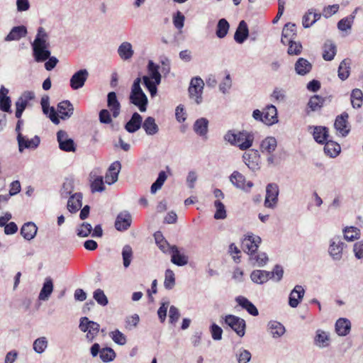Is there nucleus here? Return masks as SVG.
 <instances>
[{
	"label": "nucleus",
	"mask_w": 363,
	"mask_h": 363,
	"mask_svg": "<svg viewBox=\"0 0 363 363\" xmlns=\"http://www.w3.org/2000/svg\"><path fill=\"white\" fill-rule=\"evenodd\" d=\"M223 138L231 145L236 146L241 150H246L252 146L254 134L246 130L238 132L228 130Z\"/></svg>",
	"instance_id": "obj_1"
},
{
	"label": "nucleus",
	"mask_w": 363,
	"mask_h": 363,
	"mask_svg": "<svg viewBox=\"0 0 363 363\" xmlns=\"http://www.w3.org/2000/svg\"><path fill=\"white\" fill-rule=\"evenodd\" d=\"M160 67L158 65L149 60L147 69V75L143 77V81L145 87L148 89L151 96H155L157 92V85L161 82V74L159 72Z\"/></svg>",
	"instance_id": "obj_2"
},
{
	"label": "nucleus",
	"mask_w": 363,
	"mask_h": 363,
	"mask_svg": "<svg viewBox=\"0 0 363 363\" xmlns=\"http://www.w3.org/2000/svg\"><path fill=\"white\" fill-rule=\"evenodd\" d=\"M141 78L137 77L132 85L130 94V102L138 108L141 112L147 110V97L140 87Z\"/></svg>",
	"instance_id": "obj_3"
},
{
	"label": "nucleus",
	"mask_w": 363,
	"mask_h": 363,
	"mask_svg": "<svg viewBox=\"0 0 363 363\" xmlns=\"http://www.w3.org/2000/svg\"><path fill=\"white\" fill-rule=\"evenodd\" d=\"M346 244L342 241L340 235H335L328 241V253L334 262H340L342 259L344 250Z\"/></svg>",
	"instance_id": "obj_4"
},
{
	"label": "nucleus",
	"mask_w": 363,
	"mask_h": 363,
	"mask_svg": "<svg viewBox=\"0 0 363 363\" xmlns=\"http://www.w3.org/2000/svg\"><path fill=\"white\" fill-rule=\"evenodd\" d=\"M33 55L37 62H45L51 55L49 50L50 44L48 42L42 41L39 39L34 40L31 43Z\"/></svg>",
	"instance_id": "obj_5"
},
{
	"label": "nucleus",
	"mask_w": 363,
	"mask_h": 363,
	"mask_svg": "<svg viewBox=\"0 0 363 363\" xmlns=\"http://www.w3.org/2000/svg\"><path fill=\"white\" fill-rule=\"evenodd\" d=\"M204 82L201 77H196L191 79L189 87L190 99L194 100L196 104L202 102V94Z\"/></svg>",
	"instance_id": "obj_6"
},
{
	"label": "nucleus",
	"mask_w": 363,
	"mask_h": 363,
	"mask_svg": "<svg viewBox=\"0 0 363 363\" xmlns=\"http://www.w3.org/2000/svg\"><path fill=\"white\" fill-rule=\"evenodd\" d=\"M224 321L239 337L245 335L246 323L244 319L234 315H227L224 318Z\"/></svg>",
	"instance_id": "obj_7"
},
{
	"label": "nucleus",
	"mask_w": 363,
	"mask_h": 363,
	"mask_svg": "<svg viewBox=\"0 0 363 363\" xmlns=\"http://www.w3.org/2000/svg\"><path fill=\"white\" fill-rule=\"evenodd\" d=\"M79 328L82 331L86 333V338L92 341L99 333L100 326L97 323L89 320L88 318L82 317Z\"/></svg>",
	"instance_id": "obj_8"
},
{
	"label": "nucleus",
	"mask_w": 363,
	"mask_h": 363,
	"mask_svg": "<svg viewBox=\"0 0 363 363\" xmlns=\"http://www.w3.org/2000/svg\"><path fill=\"white\" fill-rule=\"evenodd\" d=\"M279 186L277 184H269L266 187V196L264 205L266 208L274 209L278 202Z\"/></svg>",
	"instance_id": "obj_9"
},
{
	"label": "nucleus",
	"mask_w": 363,
	"mask_h": 363,
	"mask_svg": "<svg viewBox=\"0 0 363 363\" xmlns=\"http://www.w3.org/2000/svg\"><path fill=\"white\" fill-rule=\"evenodd\" d=\"M261 238L253 234H248L245 236L242 242V250L249 255L257 252L259 244L261 243Z\"/></svg>",
	"instance_id": "obj_10"
},
{
	"label": "nucleus",
	"mask_w": 363,
	"mask_h": 363,
	"mask_svg": "<svg viewBox=\"0 0 363 363\" xmlns=\"http://www.w3.org/2000/svg\"><path fill=\"white\" fill-rule=\"evenodd\" d=\"M230 181L236 188L245 192H250L254 185L250 181L246 182L245 177L238 171H234L231 174Z\"/></svg>",
	"instance_id": "obj_11"
},
{
	"label": "nucleus",
	"mask_w": 363,
	"mask_h": 363,
	"mask_svg": "<svg viewBox=\"0 0 363 363\" xmlns=\"http://www.w3.org/2000/svg\"><path fill=\"white\" fill-rule=\"evenodd\" d=\"M57 139L60 150L65 152H74L76 146L74 140L70 138L65 130H59L57 133Z\"/></svg>",
	"instance_id": "obj_12"
},
{
	"label": "nucleus",
	"mask_w": 363,
	"mask_h": 363,
	"mask_svg": "<svg viewBox=\"0 0 363 363\" xmlns=\"http://www.w3.org/2000/svg\"><path fill=\"white\" fill-rule=\"evenodd\" d=\"M35 98V94L30 91H24L16 102V117L21 118L23 112L27 107L29 101Z\"/></svg>",
	"instance_id": "obj_13"
},
{
	"label": "nucleus",
	"mask_w": 363,
	"mask_h": 363,
	"mask_svg": "<svg viewBox=\"0 0 363 363\" xmlns=\"http://www.w3.org/2000/svg\"><path fill=\"white\" fill-rule=\"evenodd\" d=\"M17 141L18 150L20 152H23L25 149H35L39 145L40 140L37 135L31 139H28L26 136H23L21 133H18Z\"/></svg>",
	"instance_id": "obj_14"
},
{
	"label": "nucleus",
	"mask_w": 363,
	"mask_h": 363,
	"mask_svg": "<svg viewBox=\"0 0 363 363\" xmlns=\"http://www.w3.org/2000/svg\"><path fill=\"white\" fill-rule=\"evenodd\" d=\"M131 223L132 216L130 213L124 211L118 214L115 221V228L118 231H125L130 228Z\"/></svg>",
	"instance_id": "obj_15"
},
{
	"label": "nucleus",
	"mask_w": 363,
	"mask_h": 363,
	"mask_svg": "<svg viewBox=\"0 0 363 363\" xmlns=\"http://www.w3.org/2000/svg\"><path fill=\"white\" fill-rule=\"evenodd\" d=\"M331 339L330 333L318 329L315 331L313 338V344L319 349L328 347L330 345Z\"/></svg>",
	"instance_id": "obj_16"
},
{
	"label": "nucleus",
	"mask_w": 363,
	"mask_h": 363,
	"mask_svg": "<svg viewBox=\"0 0 363 363\" xmlns=\"http://www.w3.org/2000/svg\"><path fill=\"white\" fill-rule=\"evenodd\" d=\"M348 117V114L343 112L341 115L337 116L334 123L337 133L342 137H345L350 132L347 122Z\"/></svg>",
	"instance_id": "obj_17"
},
{
	"label": "nucleus",
	"mask_w": 363,
	"mask_h": 363,
	"mask_svg": "<svg viewBox=\"0 0 363 363\" xmlns=\"http://www.w3.org/2000/svg\"><path fill=\"white\" fill-rule=\"evenodd\" d=\"M89 77V72L86 69H82L75 72L70 79V86L77 90L82 88Z\"/></svg>",
	"instance_id": "obj_18"
},
{
	"label": "nucleus",
	"mask_w": 363,
	"mask_h": 363,
	"mask_svg": "<svg viewBox=\"0 0 363 363\" xmlns=\"http://www.w3.org/2000/svg\"><path fill=\"white\" fill-rule=\"evenodd\" d=\"M56 112L58 118L67 120L73 115L74 106L69 101L65 100L57 104Z\"/></svg>",
	"instance_id": "obj_19"
},
{
	"label": "nucleus",
	"mask_w": 363,
	"mask_h": 363,
	"mask_svg": "<svg viewBox=\"0 0 363 363\" xmlns=\"http://www.w3.org/2000/svg\"><path fill=\"white\" fill-rule=\"evenodd\" d=\"M267 331L274 339H279L284 335L286 328L280 322L270 320L267 325Z\"/></svg>",
	"instance_id": "obj_20"
},
{
	"label": "nucleus",
	"mask_w": 363,
	"mask_h": 363,
	"mask_svg": "<svg viewBox=\"0 0 363 363\" xmlns=\"http://www.w3.org/2000/svg\"><path fill=\"white\" fill-rule=\"evenodd\" d=\"M264 119L262 123L267 125H272L278 123L277 109L274 105H267L263 109Z\"/></svg>",
	"instance_id": "obj_21"
},
{
	"label": "nucleus",
	"mask_w": 363,
	"mask_h": 363,
	"mask_svg": "<svg viewBox=\"0 0 363 363\" xmlns=\"http://www.w3.org/2000/svg\"><path fill=\"white\" fill-rule=\"evenodd\" d=\"M40 104L42 106L43 113L47 115L48 113V111H50L48 117L50 119V121L56 125L59 124L60 119L57 115L56 110L54 107L49 106L50 98L48 95H45L41 98Z\"/></svg>",
	"instance_id": "obj_22"
},
{
	"label": "nucleus",
	"mask_w": 363,
	"mask_h": 363,
	"mask_svg": "<svg viewBox=\"0 0 363 363\" xmlns=\"http://www.w3.org/2000/svg\"><path fill=\"white\" fill-rule=\"evenodd\" d=\"M242 159L245 164L252 171H255L259 168V155L257 150H251L248 152H245L242 155Z\"/></svg>",
	"instance_id": "obj_23"
},
{
	"label": "nucleus",
	"mask_w": 363,
	"mask_h": 363,
	"mask_svg": "<svg viewBox=\"0 0 363 363\" xmlns=\"http://www.w3.org/2000/svg\"><path fill=\"white\" fill-rule=\"evenodd\" d=\"M121 169V164L120 162L116 161L113 162L110 165L107 172L106 173L105 182L108 185H111L116 182L118 179V174L120 172Z\"/></svg>",
	"instance_id": "obj_24"
},
{
	"label": "nucleus",
	"mask_w": 363,
	"mask_h": 363,
	"mask_svg": "<svg viewBox=\"0 0 363 363\" xmlns=\"http://www.w3.org/2000/svg\"><path fill=\"white\" fill-rule=\"evenodd\" d=\"M169 252L172 254L171 262L179 267L187 264L189 257L184 253H182L176 245H172Z\"/></svg>",
	"instance_id": "obj_25"
},
{
	"label": "nucleus",
	"mask_w": 363,
	"mask_h": 363,
	"mask_svg": "<svg viewBox=\"0 0 363 363\" xmlns=\"http://www.w3.org/2000/svg\"><path fill=\"white\" fill-rule=\"evenodd\" d=\"M305 290L301 285H296L291 291L289 298V305L291 308H296L303 299Z\"/></svg>",
	"instance_id": "obj_26"
},
{
	"label": "nucleus",
	"mask_w": 363,
	"mask_h": 363,
	"mask_svg": "<svg viewBox=\"0 0 363 363\" xmlns=\"http://www.w3.org/2000/svg\"><path fill=\"white\" fill-rule=\"evenodd\" d=\"M142 122V116L138 113L135 112L125 125V129L130 133H134L141 128Z\"/></svg>",
	"instance_id": "obj_27"
},
{
	"label": "nucleus",
	"mask_w": 363,
	"mask_h": 363,
	"mask_svg": "<svg viewBox=\"0 0 363 363\" xmlns=\"http://www.w3.org/2000/svg\"><path fill=\"white\" fill-rule=\"evenodd\" d=\"M107 106L112 111L113 116L116 118L120 114L121 104L114 91L109 92L107 96Z\"/></svg>",
	"instance_id": "obj_28"
},
{
	"label": "nucleus",
	"mask_w": 363,
	"mask_h": 363,
	"mask_svg": "<svg viewBox=\"0 0 363 363\" xmlns=\"http://www.w3.org/2000/svg\"><path fill=\"white\" fill-rule=\"evenodd\" d=\"M52 279L48 277L45 279L43 287L40 291L38 299L40 301H48L53 291Z\"/></svg>",
	"instance_id": "obj_29"
},
{
	"label": "nucleus",
	"mask_w": 363,
	"mask_h": 363,
	"mask_svg": "<svg viewBox=\"0 0 363 363\" xmlns=\"http://www.w3.org/2000/svg\"><path fill=\"white\" fill-rule=\"evenodd\" d=\"M249 35L247 25L245 21H241L234 35V39L238 43H243Z\"/></svg>",
	"instance_id": "obj_30"
},
{
	"label": "nucleus",
	"mask_w": 363,
	"mask_h": 363,
	"mask_svg": "<svg viewBox=\"0 0 363 363\" xmlns=\"http://www.w3.org/2000/svg\"><path fill=\"white\" fill-rule=\"evenodd\" d=\"M251 280L257 284H263L271 279L270 272L265 270H253L250 274Z\"/></svg>",
	"instance_id": "obj_31"
},
{
	"label": "nucleus",
	"mask_w": 363,
	"mask_h": 363,
	"mask_svg": "<svg viewBox=\"0 0 363 363\" xmlns=\"http://www.w3.org/2000/svg\"><path fill=\"white\" fill-rule=\"evenodd\" d=\"M236 302L243 309H245L250 315L257 316L259 314L258 310L256 306L250 301L247 298L239 296L235 298Z\"/></svg>",
	"instance_id": "obj_32"
},
{
	"label": "nucleus",
	"mask_w": 363,
	"mask_h": 363,
	"mask_svg": "<svg viewBox=\"0 0 363 363\" xmlns=\"http://www.w3.org/2000/svg\"><path fill=\"white\" fill-rule=\"evenodd\" d=\"M143 128L147 135H154L159 131V127L155 122V119L152 116L147 117L143 122H142Z\"/></svg>",
	"instance_id": "obj_33"
},
{
	"label": "nucleus",
	"mask_w": 363,
	"mask_h": 363,
	"mask_svg": "<svg viewBox=\"0 0 363 363\" xmlns=\"http://www.w3.org/2000/svg\"><path fill=\"white\" fill-rule=\"evenodd\" d=\"M38 228L33 222H28L21 227V234L27 240H30L35 238L37 234Z\"/></svg>",
	"instance_id": "obj_34"
},
{
	"label": "nucleus",
	"mask_w": 363,
	"mask_h": 363,
	"mask_svg": "<svg viewBox=\"0 0 363 363\" xmlns=\"http://www.w3.org/2000/svg\"><path fill=\"white\" fill-rule=\"evenodd\" d=\"M118 54L123 60H128L133 56L134 50L129 42L122 43L118 48Z\"/></svg>",
	"instance_id": "obj_35"
},
{
	"label": "nucleus",
	"mask_w": 363,
	"mask_h": 363,
	"mask_svg": "<svg viewBox=\"0 0 363 363\" xmlns=\"http://www.w3.org/2000/svg\"><path fill=\"white\" fill-rule=\"evenodd\" d=\"M27 34V29L24 26L13 27L10 33L6 35L5 40L6 41L18 40Z\"/></svg>",
	"instance_id": "obj_36"
},
{
	"label": "nucleus",
	"mask_w": 363,
	"mask_h": 363,
	"mask_svg": "<svg viewBox=\"0 0 363 363\" xmlns=\"http://www.w3.org/2000/svg\"><path fill=\"white\" fill-rule=\"evenodd\" d=\"M296 72L299 75H306L309 73L312 69V65L305 58H298L295 65Z\"/></svg>",
	"instance_id": "obj_37"
},
{
	"label": "nucleus",
	"mask_w": 363,
	"mask_h": 363,
	"mask_svg": "<svg viewBox=\"0 0 363 363\" xmlns=\"http://www.w3.org/2000/svg\"><path fill=\"white\" fill-rule=\"evenodd\" d=\"M82 194L81 193H76L72 195L67 202V209L71 213H75L82 207Z\"/></svg>",
	"instance_id": "obj_38"
},
{
	"label": "nucleus",
	"mask_w": 363,
	"mask_h": 363,
	"mask_svg": "<svg viewBox=\"0 0 363 363\" xmlns=\"http://www.w3.org/2000/svg\"><path fill=\"white\" fill-rule=\"evenodd\" d=\"M310 129L312 128V127L309 128ZM313 136L314 140L320 144L324 143L326 140H328V131L327 128L323 126H315L313 128Z\"/></svg>",
	"instance_id": "obj_39"
},
{
	"label": "nucleus",
	"mask_w": 363,
	"mask_h": 363,
	"mask_svg": "<svg viewBox=\"0 0 363 363\" xmlns=\"http://www.w3.org/2000/svg\"><path fill=\"white\" fill-rule=\"evenodd\" d=\"M351 328L350 321L347 318H340L335 323V331L340 336L347 335Z\"/></svg>",
	"instance_id": "obj_40"
},
{
	"label": "nucleus",
	"mask_w": 363,
	"mask_h": 363,
	"mask_svg": "<svg viewBox=\"0 0 363 363\" xmlns=\"http://www.w3.org/2000/svg\"><path fill=\"white\" fill-rule=\"evenodd\" d=\"M269 259L265 252L253 253L250 255V263L254 267H264L268 262Z\"/></svg>",
	"instance_id": "obj_41"
},
{
	"label": "nucleus",
	"mask_w": 363,
	"mask_h": 363,
	"mask_svg": "<svg viewBox=\"0 0 363 363\" xmlns=\"http://www.w3.org/2000/svg\"><path fill=\"white\" fill-rule=\"evenodd\" d=\"M9 89L4 86L0 89V109L4 112H11V99L7 96Z\"/></svg>",
	"instance_id": "obj_42"
},
{
	"label": "nucleus",
	"mask_w": 363,
	"mask_h": 363,
	"mask_svg": "<svg viewBox=\"0 0 363 363\" xmlns=\"http://www.w3.org/2000/svg\"><path fill=\"white\" fill-rule=\"evenodd\" d=\"M337 49L335 45L331 40H327L323 45V57L326 61L334 59Z\"/></svg>",
	"instance_id": "obj_43"
},
{
	"label": "nucleus",
	"mask_w": 363,
	"mask_h": 363,
	"mask_svg": "<svg viewBox=\"0 0 363 363\" xmlns=\"http://www.w3.org/2000/svg\"><path fill=\"white\" fill-rule=\"evenodd\" d=\"M324 146L325 153L330 157H337L340 152V145L333 140H326Z\"/></svg>",
	"instance_id": "obj_44"
},
{
	"label": "nucleus",
	"mask_w": 363,
	"mask_h": 363,
	"mask_svg": "<svg viewBox=\"0 0 363 363\" xmlns=\"http://www.w3.org/2000/svg\"><path fill=\"white\" fill-rule=\"evenodd\" d=\"M277 146V142L274 137H267L263 140L260 145V150L262 152L272 153Z\"/></svg>",
	"instance_id": "obj_45"
},
{
	"label": "nucleus",
	"mask_w": 363,
	"mask_h": 363,
	"mask_svg": "<svg viewBox=\"0 0 363 363\" xmlns=\"http://www.w3.org/2000/svg\"><path fill=\"white\" fill-rule=\"evenodd\" d=\"M208 121L205 118L197 119L194 124V130L200 136H204L208 133Z\"/></svg>",
	"instance_id": "obj_46"
},
{
	"label": "nucleus",
	"mask_w": 363,
	"mask_h": 363,
	"mask_svg": "<svg viewBox=\"0 0 363 363\" xmlns=\"http://www.w3.org/2000/svg\"><path fill=\"white\" fill-rule=\"evenodd\" d=\"M344 238L347 241H353L360 238L361 232L358 228L354 226L346 227L342 230Z\"/></svg>",
	"instance_id": "obj_47"
},
{
	"label": "nucleus",
	"mask_w": 363,
	"mask_h": 363,
	"mask_svg": "<svg viewBox=\"0 0 363 363\" xmlns=\"http://www.w3.org/2000/svg\"><path fill=\"white\" fill-rule=\"evenodd\" d=\"M351 104L354 108H359L362 105L363 93L359 89L352 90L350 96Z\"/></svg>",
	"instance_id": "obj_48"
},
{
	"label": "nucleus",
	"mask_w": 363,
	"mask_h": 363,
	"mask_svg": "<svg viewBox=\"0 0 363 363\" xmlns=\"http://www.w3.org/2000/svg\"><path fill=\"white\" fill-rule=\"evenodd\" d=\"M155 242L158 247L164 253L168 252L171 250V245L164 239V236L160 232H156L154 234Z\"/></svg>",
	"instance_id": "obj_49"
},
{
	"label": "nucleus",
	"mask_w": 363,
	"mask_h": 363,
	"mask_svg": "<svg viewBox=\"0 0 363 363\" xmlns=\"http://www.w3.org/2000/svg\"><path fill=\"white\" fill-rule=\"evenodd\" d=\"M350 60L349 59L343 60L338 67V77L341 80H345L350 75Z\"/></svg>",
	"instance_id": "obj_50"
},
{
	"label": "nucleus",
	"mask_w": 363,
	"mask_h": 363,
	"mask_svg": "<svg viewBox=\"0 0 363 363\" xmlns=\"http://www.w3.org/2000/svg\"><path fill=\"white\" fill-rule=\"evenodd\" d=\"M230 28V25L228 22L225 18H221L218 21L216 34L218 38H223L228 34V30Z\"/></svg>",
	"instance_id": "obj_51"
},
{
	"label": "nucleus",
	"mask_w": 363,
	"mask_h": 363,
	"mask_svg": "<svg viewBox=\"0 0 363 363\" xmlns=\"http://www.w3.org/2000/svg\"><path fill=\"white\" fill-rule=\"evenodd\" d=\"M214 207L216 208L214 218L216 220L225 219L227 216V213L225 207L221 201L216 200L214 201Z\"/></svg>",
	"instance_id": "obj_52"
},
{
	"label": "nucleus",
	"mask_w": 363,
	"mask_h": 363,
	"mask_svg": "<svg viewBox=\"0 0 363 363\" xmlns=\"http://www.w3.org/2000/svg\"><path fill=\"white\" fill-rule=\"evenodd\" d=\"M48 340L45 337L37 338L33 344L34 351L38 354L43 353L48 347Z\"/></svg>",
	"instance_id": "obj_53"
},
{
	"label": "nucleus",
	"mask_w": 363,
	"mask_h": 363,
	"mask_svg": "<svg viewBox=\"0 0 363 363\" xmlns=\"http://www.w3.org/2000/svg\"><path fill=\"white\" fill-rule=\"evenodd\" d=\"M122 257L124 267L128 268L130 266L133 258V250L130 245H126L123 247Z\"/></svg>",
	"instance_id": "obj_54"
},
{
	"label": "nucleus",
	"mask_w": 363,
	"mask_h": 363,
	"mask_svg": "<svg viewBox=\"0 0 363 363\" xmlns=\"http://www.w3.org/2000/svg\"><path fill=\"white\" fill-rule=\"evenodd\" d=\"M325 99L318 95H314L311 97L308 106L312 111H316L319 110L323 105Z\"/></svg>",
	"instance_id": "obj_55"
},
{
	"label": "nucleus",
	"mask_w": 363,
	"mask_h": 363,
	"mask_svg": "<svg viewBox=\"0 0 363 363\" xmlns=\"http://www.w3.org/2000/svg\"><path fill=\"white\" fill-rule=\"evenodd\" d=\"M91 192H102L105 190L104 179L101 176L96 177L91 183Z\"/></svg>",
	"instance_id": "obj_56"
},
{
	"label": "nucleus",
	"mask_w": 363,
	"mask_h": 363,
	"mask_svg": "<svg viewBox=\"0 0 363 363\" xmlns=\"http://www.w3.org/2000/svg\"><path fill=\"white\" fill-rule=\"evenodd\" d=\"M99 357L104 362H109L115 359L116 353L111 347H104L101 349Z\"/></svg>",
	"instance_id": "obj_57"
},
{
	"label": "nucleus",
	"mask_w": 363,
	"mask_h": 363,
	"mask_svg": "<svg viewBox=\"0 0 363 363\" xmlns=\"http://www.w3.org/2000/svg\"><path fill=\"white\" fill-rule=\"evenodd\" d=\"M235 357L238 363H247L250 361L252 355L247 350L240 348L236 352Z\"/></svg>",
	"instance_id": "obj_58"
},
{
	"label": "nucleus",
	"mask_w": 363,
	"mask_h": 363,
	"mask_svg": "<svg viewBox=\"0 0 363 363\" xmlns=\"http://www.w3.org/2000/svg\"><path fill=\"white\" fill-rule=\"evenodd\" d=\"M109 335L113 341L119 345H124L127 342L126 336L118 329L111 332Z\"/></svg>",
	"instance_id": "obj_59"
},
{
	"label": "nucleus",
	"mask_w": 363,
	"mask_h": 363,
	"mask_svg": "<svg viewBox=\"0 0 363 363\" xmlns=\"http://www.w3.org/2000/svg\"><path fill=\"white\" fill-rule=\"evenodd\" d=\"M175 285V275L172 270L167 269L165 271V278L164 286L167 289H172Z\"/></svg>",
	"instance_id": "obj_60"
},
{
	"label": "nucleus",
	"mask_w": 363,
	"mask_h": 363,
	"mask_svg": "<svg viewBox=\"0 0 363 363\" xmlns=\"http://www.w3.org/2000/svg\"><path fill=\"white\" fill-rule=\"evenodd\" d=\"M91 231L92 226L91 225V224L84 222L77 228V235L79 237L85 238L89 236L91 234Z\"/></svg>",
	"instance_id": "obj_61"
},
{
	"label": "nucleus",
	"mask_w": 363,
	"mask_h": 363,
	"mask_svg": "<svg viewBox=\"0 0 363 363\" xmlns=\"http://www.w3.org/2000/svg\"><path fill=\"white\" fill-rule=\"evenodd\" d=\"M282 35L286 37L295 38L296 35V26L294 23L285 24L282 30Z\"/></svg>",
	"instance_id": "obj_62"
},
{
	"label": "nucleus",
	"mask_w": 363,
	"mask_h": 363,
	"mask_svg": "<svg viewBox=\"0 0 363 363\" xmlns=\"http://www.w3.org/2000/svg\"><path fill=\"white\" fill-rule=\"evenodd\" d=\"M94 298L99 304L103 306H106L108 303V298L105 295L104 291L100 289H98L96 291H94Z\"/></svg>",
	"instance_id": "obj_63"
},
{
	"label": "nucleus",
	"mask_w": 363,
	"mask_h": 363,
	"mask_svg": "<svg viewBox=\"0 0 363 363\" xmlns=\"http://www.w3.org/2000/svg\"><path fill=\"white\" fill-rule=\"evenodd\" d=\"M352 250L356 259H363V240L356 242Z\"/></svg>",
	"instance_id": "obj_64"
}]
</instances>
